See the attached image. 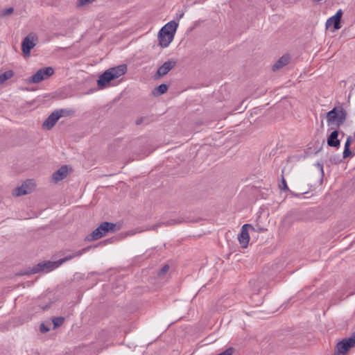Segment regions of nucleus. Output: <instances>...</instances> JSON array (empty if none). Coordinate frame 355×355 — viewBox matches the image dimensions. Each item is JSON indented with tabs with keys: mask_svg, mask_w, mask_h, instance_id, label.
<instances>
[{
	"mask_svg": "<svg viewBox=\"0 0 355 355\" xmlns=\"http://www.w3.org/2000/svg\"><path fill=\"white\" fill-rule=\"evenodd\" d=\"M347 112L341 105L335 106L326 114L327 122L331 128H339L347 120Z\"/></svg>",
	"mask_w": 355,
	"mask_h": 355,
	"instance_id": "nucleus-1",
	"label": "nucleus"
},
{
	"mask_svg": "<svg viewBox=\"0 0 355 355\" xmlns=\"http://www.w3.org/2000/svg\"><path fill=\"white\" fill-rule=\"evenodd\" d=\"M127 71V65L121 64L117 67L110 68L100 75L97 80L98 86L103 89L112 80L124 75Z\"/></svg>",
	"mask_w": 355,
	"mask_h": 355,
	"instance_id": "nucleus-2",
	"label": "nucleus"
},
{
	"mask_svg": "<svg viewBox=\"0 0 355 355\" xmlns=\"http://www.w3.org/2000/svg\"><path fill=\"white\" fill-rule=\"evenodd\" d=\"M119 230L116 224L110 222H103L92 232L85 237V241H92L105 236L108 232L114 233Z\"/></svg>",
	"mask_w": 355,
	"mask_h": 355,
	"instance_id": "nucleus-3",
	"label": "nucleus"
},
{
	"mask_svg": "<svg viewBox=\"0 0 355 355\" xmlns=\"http://www.w3.org/2000/svg\"><path fill=\"white\" fill-rule=\"evenodd\" d=\"M60 264H58V260L55 261H42L39 263H37L36 266L28 268V270H26L24 271L21 272L19 273V275H30L33 274H36L37 272H40L41 271H43L44 270H46L47 271L52 270L55 268H58Z\"/></svg>",
	"mask_w": 355,
	"mask_h": 355,
	"instance_id": "nucleus-4",
	"label": "nucleus"
},
{
	"mask_svg": "<svg viewBox=\"0 0 355 355\" xmlns=\"http://www.w3.org/2000/svg\"><path fill=\"white\" fill-rule=\"evenodd\" d=\"M355 347V332L351 337L343 339L335 347L334 355H346L348 351Z\"/></svg>",
	"mask_w": 355,
	"mask_h": 355,
	"instance_id": "nucleus-5",
	"label": "nucleus"
},
{
	"mask_svg": "<svg viewBox=\"0 0 355 355\" xmlns=\"http://www.w3.org/2000/svg\"><path fill=\"white\" fill-rule=\"evenodd\" d=\"M37 37L33 34H28L21 42V51L25 56H29L31 51L36 45Z\"/></svg>",
	"mask_w": 355,
	"mask_h": 355,
	"instance_id": "nucleus-6",
	"label": "nucleus"
},
{
	"mask_svg": "<svg viewBox=\"0 0 355 355\" xmlns=\"http://www.w3.org/2000/svg\"><path fill=\"white\" fill-rule=\"evenodd\" d=\"M35 187V184L31 180L25 181L20 187H16L12 191V195L16 197L30 193Z\"/></svg>",
	"mask_w": 355,
	"mask_h": 355,
	"instance_id": "nucleus-7",
	"label": "nucleus"
},
{
	"mask_svg": "<svg viewBox=\"0 0 355 355\" xmlns=\"http://www.w3.org/2000/svg\"><path fill=\"white\" fill-rule=\"evenodd\" d=\"M177 62L174 59L168 60L164 62L157 69L155 79H158L166 75L171 69L176 66Z\"/></svg>",
	"mask_w": 355,
	"mask_h": 355,
	"instance_id": "nucleus-8",
	"label": "nucleus"
},
{
	"mask_svg": "<svg viewBox=\"0 0 355 355\" xmlns=\"http://www.w3.org/2000/svg\"><path fill=\"white\" fill-rule=\"evenodd\" d=\"M254 230V227L250 224H245L242 226L240 234L238 236V240L243 248H247L249 241L250 235L248 229Z\"/></svg>",
	"mask_w": 355,
	"mask_h": 355,
	"instance_id": "nucleus-9",
	"label": "nucleus"
},
{
	"mask_svg": "<svg viewBox=\"0 0 355 355\" xmlns=\"http://www.w3.org/2000/svg\"><path fill=\"white\" fill-rule=\"evenodd\" d=\"M178 24L174 20L168 22L161 29V35L163 34L168 35L170 40L168 42H171L174 38L175 33L178 28Z\"/></svg>",
	"mask_w": 355,
	"mask_h": 355,
	"instance_id": "nucleus-10",
	"label": "nucleus"
},
{
	"mask_svg": "<svg viewBox=\"0 0 355 355\" xmlns=\"http://www.w3.org/2000/svg\"><path fill=\"white\" fill-rule=\"evenodd\" d=\"M97 246L98 245H94V246L89 245V246L85 247L81 250L73 252L71 254H68L66 257H64V258L59 259L58 264H60V266H61L62 263H64L68 261H70L75 257L82 256L84 253L88 252L91 248H96Z\"/></svg>",
	"mask_w": 355,
	"mask_h": 355,
	"instance_id": "nucleus-11",
	"label": "nucleus"
},
{
	"mask_svg": "<svg viewBox=\"0 0 355 355\" xmlns=\"http://www.w3.org/2000/svg\"><path fill=\"white\" fill-rule=\"evenodd\" d=\"M343 15V11L341 9L338 10L337 12L329 19H327L326 22V27L328 28L331 25H334V28L335 30H338L340 28V20Z\"/></svg>",
	"mask_w": 355,
	"mask_h": 355,
	"instance_id": "nucleus-12",
	"label": "nucleus"
},
{
	"mask_svg": "<svg viewBox=\"0 0 355 355\" xmlns=\"http://www.w3.org/2000/svg\"><path fill=\"white\" fill-rule=\"evenodd\" d=\"M68 174V167L67 165L62 166L58 170L52 175V179L55 182H58L64 179Z\"/></svg>",
	"mask_w": 355,
	"mask_h": 355,
	"instance_id": "nucleus-13",
	"label": "nucleus"
},
{
	"mask_svg": "<svg viewBox=\"0 0 355 355\" xmlns=\"http://www.w3.org/2000/svg\"><path fill=\"white\" fill-rule=\"evenodd\" d=\"M57 112H53L47 119L44 121L42 126L46 130H51L60 119L59 116L57 115Z\"/></svg>",
	"mask_w": 355,
	"mask_h": 355,
	"instance_id": "nucleus-14",
	"label": "nucleus"
},
{
	"mask_svg": "<svg viewBox=\"0 0 355 355\" xmlns=\"http://www.w3.org/2000/svg\"><path fill=\"white\" fill-rule=\"evenodd\" d=\"M338 131L337 130H334L327 137V145L330 147H334L338 148L340 145V141L338 139Z\"/></svg>",
	"mask_w": 355,
	"mask_h": 355,
	"instance_id": "nucleus-15",
	"label": "nucleus"
},
{
	"mask_svg": "<svg viewBox=\"0 0 355 355\" xmlns=\"http://www.w3.org/2000/svg\"><path fill=\"white\" fill-rule=\"evenodd\" d=\"M290 59L291 58L288 55H284L272 66V70L275 71L283 68L284 66L288 64Z\"/></svg>",
	"mask_w": 355,
	"mask_h": 355,
	"instance_id": "nucleus-16",
	"label": "nucleus"
},
{
	"mask_svg": "<svg viewBox=\"0 0 355 355\" xmlns=\"http://www.w3.org/2000/svg\"><path fill=\"white\" fill-rule=\"evenodd\" d=\"M158 39L159 45L163 48L168 47L171 44V42H168V40H170L169 35L165 34L161 35V31L158 33Z\"/></svg>",
	"mask_w": 355,
	"mask_h": 355,
	"instance_id": "nucleus-17",
	"label": "nucleus"
},
{
	"mask_svg": "<svg viewBox=\"0 0 355 355\" xmlns=\"http://www.w3.org/2000/svg\"><path fill=\"white\" fill-rule=\"evenodd\" d=\"M168 90V85L166 84H161L159 86L154 88L153 94L154 96H160L166 93Z\"/></svg>",
	"mask_w": 355,
	"mask_h": 355,
	"instance_id": "nucleus-18",
	"label": "nucleus"
},
{
	"mask_svg": "<svg viewBox=\"0 0 355 355\" xmlns=\"http://www.w3.org/2000/svg\"><path fill=\"white\" fill-rule=\"evenodd\" d=\"M44 80V78L39 69L34 75L30 77L28 82L30 83H39Z\"/></svg>",
	"mask_w": 355,
	"mask_h": 355,
	"instance_id": "nucleus-19",
	"label": "nucleus"
},
{
	"mask_svg": "<svg viewBox=\"0 0 355 355\" xmlns=\"http://www.w3.org/2000/svg\"><path fill=\"white\" fill-rule=\"evenodd\" d=\"M40 71L42 73V76L44 78V80L49 78L54 73V69L51 67H46L42 69H40Z\"/></svg>",
	"mask_w": 355,
	"mask_h": 355,
	"instance_id": "nucleus-20",
	"label": "nucleus"
},
{
	"mask_svg": "<svg viewBox=\"0 0 355 355\" xmlns=\"http://www.w3.org/2000/svg\"><path fill=\"white\" fill-rule=\"evenodd\" d=\"M14 76L12 70H8L0 74V85L3 84L7 80L11 78Z\"/></svg>",
	"mask_w": 355,
	"mask_h": 355,
	"instance_id": "nucleus-21",
	"label": "nucleus"
},
{
	"mask_svg": "<svg viewBox=\"0 0 355 355\" xmlns=\"http://www.w3.org/2000/svg\"><path fill=\"white\" fill-rule=\"evenodd\" d=\"M55 112H57V115L59 116V119L64 116H69L72 114H73L74 111L72 110H68V109H60L55 110Z\"/></svg>",
	"mask_w": 355,
	"mask_h": 355,
	"instance_id": "nucleus-22",
	"label": "nucleus"
},
{
	"mask_svg": "<svg viewBox=\"0 0 355 355\" xmlns=\"http://www.w3.org/2000/svg\"><path fill=\"white\" fill-rule=\"evenodd\" d=\"M182 223V220L180 219H171L166 222H162V223H158L157 225H155V227H160L162 225H164V226L175 225L177 224H180Z\"/></svg>",
	"mask_w": 355,
	"mask_h": 355,
	"instance_id": "nucleus-23",
	"label": "nucleus"
},
{
	"mask_svg": "<svg viewBox=\"0 0 355 355\" xmlns=\"http://www.w3.org/2000/svg\"><path fill=\"white\" fill-rule=\"evenodd\" d=\"M53 324V329L60 327L64 322V318L63 317H55L52 320Z\"/></svg>",
	"mask_w": 355,
	"mask_h": 355,
	"instance_id": "nucleus-24",
	"label": "nucleus"
},
{
	"mask_svg": "<svg viewBox=\"0 0 355 355\" xmlns=\"http://www.w3.org/2000/svg\"><path fill=\"white\" fill-rule=\"evenodd\" d=\"M279 189L281 190L284 191H290L288 187L286 181V180L284 178L283 174L282 175V182H281V184H279Z\"/></svg>",
	"mask_w": 355,
	"mask_h": 355,
	"instance_id": "nucleus-25",
	"label": "nucleus"
},
{
	"mask_svg": "<svg viewBox=\"0 0 355 355\" xmlns=\"http://www.w3.org/2000/svg\"><path fill=\"white\" fill-rule=\"evenodd\" d=\"M169 270V266L168 264L164 265L158 272L157 275L159 277H163Z\"/></svg>",
	"mask_w": 355,
	"mask_h": 355,
	"instance_id": "nucleus-26",
	"label": "nucleus"
},
{
	"mask_svg": "<svg viewBox=\"0 0 355 355\" xmlns=\"http://www.w3.org/2000/svg\"><path fill=\"white\" fill-rule=\"evenodd\" d=\"M13 11H14L13 8L10 7L8 8H6L2 10V15L3 16H8V15L12 14L13 12Z\"/></svg>",
	"mask_w": 355,
	"mask_h": 355,
	"instance_id": "nucleus-27",
	"label": "nucleus"
},
{
	"mask_svg": "<svg viewBox=\"0 0 355 355\" xmlns=\"http://www.w3.org/2000/svg\"><path fill=\"white\" fill-rule=\"evenodd\" d=\"M352 155V151L350 150L349 148H344V150H343V158H347L349 156Z\"/></svg>",
	"mask_w": 355,
	"mask_h": 355,
	"instance_id": "nucleus-28",
	"label": "nucleus"
},
{
	"mask_svg": "<svg viewBox=\"0 0 355 355\" xmlns=\"http://www.w3.org/2000/svg\"><path fill=\"white\" fill-rule=\"evenodd\" d=\"M40 331L42 333H46L50 331V328L46 327L44 323H42L40 326Z\"/></svg>",
	"mask_w": 355,
	"mask_h": 355,
	"instance_id": "nucleus-29",
	"label": "nucleus"
},
{
	"mask_svg": "<svg viewBox=\"0 0 355 355\" xmlns=\"http://www.w3.org/2000/svg\"><path fill=\"white\" fill-rule=\"evenodd\" d=\"M352 141V138L351 136H349L347 138V140L345 141V148H349L350 147V145H351V143Z\"/></svg>",
	"mask_w": 355,
	"mask_h": 355,
	"instance_id": "nucleus-30",
	"label": "nucleus"
},
{
	"mask_svg": "<svg viewBox=\"0 0 355 355\" xmlns=\"http://www.w3.org/2000/svg\"><path fill=\"white\" fill-rule=\"evenodd\" d=\"M315 165L320 170L322 175H323L324 174L323 164L320 163V162H317Z\"/></svg>",
	"mask_w": 355,
	"mask_h": 355,
	"instance_id": "nucleus-31",
	"label": "nucleus"
},
{
	"mask_svg": "<svg viewBox=\"0 0 355 355\" xmlns=\"http://www.w3.org/2000/svg\"><path fill=\"white\" fill-rule=\"evenodd\" d=\"M143 121H144V118L140 117L136 120L135 123H136V125H139L142 123Z\"/></svg>",
	"mask_w": 355,
	"mask_h": 355,
	"instance_id": "nucleus-32",
	"label": "nucleus"
},
{
	"mask_svg": "<svg viewBox=\"0 0 355 355\" xmlns=\"http://www.w3.org/2000/svg\"><path fill=\"white\" fill-rule=\"evenodd\" d=\"M102 243H103L104 244L109 243H110V239H106V240L103 241Z\"/></svg>",
	"mask_w": 355,
	"mask_h": 355,
	"instance_id": "nucleus-33",
	"label": "nucleus"
},
{
	"mask_svg": "<svg viewBox=\"0 0 355 355\" xmlns=\"http://www.w3.org/2000/svg\"><path fill=\"white\" fill-rule=\"evenodd\" d=\"M183 15H184V13L180 14L179 18L180 19L182 18L183 17Z\"/></svg>",
	"mask_w": 355,
	"mask_h": 355,
	"instance_id": "nucleus-34",
	"label": "nucleus"
}]
</instances>
